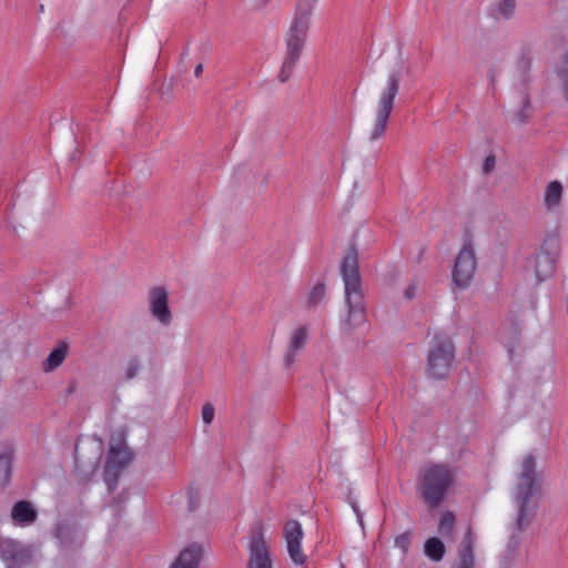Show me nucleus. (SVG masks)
Wrapping results in <instances>:
<instances>
[{"mask_svg": "<svg viewBox=\"0 0 568 568\" xmlns=\"http://www.w3.org/2000/svg\"><path fill=\"white\" fill-rule=\"evenodd\" d=\"M495 164H496V158L494 154L486 156L484 164H483V172L485 174L491 172L495 168Z\"/></svg>", "mask_w": 568, "mask_h": 568, "instance_id": "obj_33", "label": "nucleus"}, {"mask_svg": "<svg viewBox=\"0 0 568 568\" xmlns=\"http://www.w3.org/2000/svg\"><path fill=\"white\" fill-rule=\"evenodd\" d=\"M562 65L559 69L568 70V51L562 55Z\"/></svg>", "mask_w": 568, "mask_h": 568, "instance_id": "obj_36", "label": "nucleus"}, {"mask_svg": "<svg viewBox=\"0 0 568 568\" xmlns=\"http://www.w3.org/2000/svg\"><path fill=\"white\" fill-rule=\"evenodd\" d=\"M557 256L558 242L556 239L546 240L541 247L534 254L530 260V265L534 267L538 282H542L554 274Z\"/></svg>", "mask_w": 568, "mask_h": 568, "instance_id": "obj_7", "label": "nucleus"}, {"mask_svg": "<svg viewBox=\"0 0 568 568\" xmlns=\"http://www.w3.org/2000/svg\"><path fill=\"white\" fill-rule=\"evenodd\" d=\"M410 537L412 534L406 531L404 534L398 535L395 538V546L403 551V554H407L410 546Z\"/></svg>", "mask_w": 568, "mask_h": 568, "instance_id": "obj_28", "label": "nucleus"}, {"mask_svg": "<svg viewBox=\"0 0 568 568\" xmlns=\"http://www.w3.org/2000/svg\"><path fill=\"white\" fill-rule=\"evenodd\" d=\"M536 462L531 455L524 458L515 490V500L518 508L517 528L523 530L534 517V508L529 499L532 496L536 485Z\"/></svg>", "mask_w": 568, "mask_h": 568, "instance_id": "obj_3", "label": "nucleus"}, {"mask_svg": "<svg viewBox=\"0 0 568 568\" xmlns=\"http://www.w3.org/2000/svg\"><path fill=\"white\" fill-rule=\"evenodd\" d=\"M402 71L392 70L386 79V85L382 89L375 111V120L369 132V141L374 142L381 139L386 131L389 115L394 109L395 99L399 92Z\"/></svg>", "mask_w": 568, "mask_h": 568, "instance_id": "obj_4", "label": "nucleus"}, {"mask_svg": "<svg viewBox=\"0 0 568 568\" xmlns=\"http://www.w3.org/2000/svg\"><path fill=\"white\" fill-rule=\"evenodd\" d=\"M140 367V363L136 358L129 361L124 372L125 378L128 381L134 378L139 374Z\"/></svg>", "mask_w": 568, "mask_h": 568, "instance_id": "obj_29", "label": "nucleus"}, {"mask_svg": "<svg viewBox=\"0 0 568 568\" xmlns=\"http://www.w3.org/2000/svg\"><path fill=\"white\" fill-rule=\"evenodd\" d=\"M558 77L561 81L562 87V95L565 100L568 102V70L558 69Z\"/></svg>", "mask_w": 568, "mask_h": 568, "instance_id": "obj_31", "label": "nucleus"}, {"mask_svg": "<svg viewBox=\"0 0 568 568\" xmlns=\"http://www.w3.org/2000/svg\"><path fill=\"white\" fill-rule=\"evenodd\" d=\"M53 534L64 551H72L81 547L83 542L82 536L77 527L68 523H59Z\"/></svg>", "mask_w": 568, "mask_h": 568, "instance_id": "obj_13", "label": "nucleus"}, {"mask_svg": "<svg viewBox=\"0 0 568 568\" xmlns=\"http://www.w3.org/2000/svg\"><path fill=\"white\" fill-rule=\"evenodd\" d=\"M12 458L13 448L11 446L6 445L0 448V487L10 481Z\"/></svg>", "mask_w": 568, "mask_h": 568, "instance_id": "obj_18", "label": "nucleus"}, {"mask_svg": "<svg viewBox=\"0 0 568 568\" xmlns=\"http://www.w3.org/2000/svg\"><path fill=\"white\" fill-rule=\"evenodd\" d=\"M215 415L214 406L211 403H206L202 407V420L205 425H210Z\"/></svg>", "mask_w": 568, "mask_h": 568, "instance_id": "obj_30", "label": "nucleus"}, {"mask_svg": "<svg viewBox=\"0 0 568 568\" xmlns=\"http://www.w3.org/2000/svg\"><path fill=\"white\" fill-rule=\"evenodd\" d=\"M341 274L344 283V302L346 305V316L342 323V329L351 333L367 322L366 304L355 253L347 255L343 260Z\"/></svg>", "mask_w": 568, "mask_h": 568, "instance_id": "obj_1", "label": "nucleus"}, {"mask_svg": "<svg viewBox=\"0 0 568 568\" xmlns=\"http://www.w3.org/2000/svg\"><path fill=\"white\" fill-rule=\"evenodd\" d=\"M149 310L152 316L163 325H169L172 314L168 305V292L164 287L158 286L150 291Z\"/></svg>", "mask_w": 568, "mask_h": 568, "instance_id": "obj_9", "label": "nucleus"}, {"mask_svg": "<svg viewBox=\"0 0 568 568\" xmlns=\"http://www.w3.org/2000/svg\"><path fill=\"white\" fill-rule=\"evenodd\" d=\"M247 568H273L267 544L260 534L251 539Z\"/></svg>", "mask_w": 568, "mask_h": 568, "instance_id": "obj_12", "label": "nucleus"}, {"mask_svg": "<svg viewBox=\"0 0 568 568\" xmlns=\"http://www.w3.org/2000/svg\"><path fill=\"white\" fill-rule=\"evenodd\" d=\"M528 62L525 61V60H521L519 62V68H520V71L518 73V75L516 77V80L519 82V84L524 85L527 80H528V75H527V71H528Z\"/></svg>", "mask_w": 568, "mask_h": 568, "instance_id": "obj_32", "label": "nucleus"}, {"mask_svg": "<svg viewBox=\"0 0 568 568\" xmlns=\"http://www.w3.org/2000/svg\"><path fill=\"white\" fill-rule=\"evenodd\" d=\"M455 359V347L444 333L433 336L427 353V374L430 378L443 379L448 376Z\"/></svg>", "mask_w": 568, "mask_h": 568, "instance_id": "obj_5", "label": "nucleus"}, {"mask_svg": "<svg viewBox=\"0 0 568 568\" xmlns=\"http://www.w3.org/2000/svg\"><path fill=\"white\" fill-rule=\"evenodd\" d=\"M477 268V260L475 251L470 241L465 242L462 250L455 258L453 267V283L460 287L466 288L471 282Z\"/></svg>", "mask_w": 568, "mask_h": 568, "instance_id": "obj_6", "label": "nucleus"}, {"mask_svg": "<svg viewBox=\"0 0 568 568\" xmlns=\"http://www.w3.org/2000/svg\"><path fill=\"white\" fill-rule=\"evenodd\" d=\"M310 28V23L292 19L285 38L286 52L302 54Z\"/></svg>", "mask_w": 568, "mask_h": 568, "instance_id": "obj_10", "label": "nucleus"}, {"mask_svg": "<svg viewBox=\"0 0 568 568\" xmlns=\"http://www.w3.org/2000/svg\"><path fill=\"white\" fill-rule=\"evenodd\" d=\"M268 0H264V4L267 2Z\"/></svg>", "mask_w": 568, "mask_h": 568, "instance_id": "obj_40", "label": "nucleus"}, {"mask_svg": "<svg viewBox=\"0 0 568 568\" xmlns=\"http://www.w3.org/2000/svg\"><path fill=\"white\" fill-rule=\"evenodd\" d=\"M202 72H203V64L202 63L196 64V67L194 69V75L196 78H199V77H201Z\"/></svg>", "mask_w": 568, "mask_h": 568, "instance_id": "obj_37", "label": "nucleus"}, {"mask_svg": "<svg viewBox=\"0 0 568 568\" xmlns=\"http://www.w3.org/2000/svg\"><path fill=\"white\" fill-rule=\"evenodd\" d=\"M416 295V286L414 284L409 285L405 292H404V296L407 298V300H410L413 297H415Z\"/></svg>", "mask_w": 568, "mask_h": 568, "instance_id": "obj_34", "label": "nucleus"}, {"mask_svg": "<svg viewBox=\"0 0 568 568\" xmlns=\"http://www.w3.org/2000/svg\"><path fill=\"white\" fill-rule=\"evenodd\" d=\"M202 557V546L199 544H191L179 554L170 568H199Z\"/></svg>", "mask_w": 568, "mask_h": 568, "instance_id": "obj_15", "label": "nucleus"}, {"mask_svg": "<svg viewBox=\"0 0 568 568\" xmlns=\"http://www.w3.org/2000/svg\"><path fill=\"white\" fill-rule=\"evenodd\" d=\"M515 9V0H500L498 3H496L495 13L498 18L509 19L514 16Z\"/></svg>", "mask_w": 568, "mask_h": 568, "instance_id": "obj_26", "label": "nucleus"}, {"mask_svg": "<svg viewBox=\"0 0 568 568\" xmlns=\"http://www.w3.org/2000/svg\"><path fill=\"white\" fill-rule=\"evenodd\" d=\"M97 466H98V464H97V463L92 464V470H93V471L97 469Z\"/></svg>", "mask_w": 568, "mask_h": 568, "instance_id": "obj_39", "label": "nucleus"}, {"mask_svg": "<svg viewBox=\"0 0 568 568\" xmlns=\"http://www.w3.org/2000/svg\"><path fill=\"white\" fill-rule=\"evenodd\" d=\"M187 496H189V501H190V508H191V509H194V505H193V491H192V490H190V491L187 493Z\"/></svg>", "mask_w": 568, "mask_h": 568, "instance_id": "obj_38", "label": "nucleus"}, {"mask_svg": "<svg viewBox=\"0 0 568 568\" xmlns=\"http://www.w3.org/2000/svg\"><path fill=\"white\" fill-rule=\"evenodd\" d=\"M300 57L301 55H298V54L290 53V52L285 51V55H284V59L282 62L280 73H278V80L282 83L287 82L292 78Z\"/></svg>", "mask_w": 568, "mask_h": 568, "instance_id": "obj_23", "label": "nucleus"}, {"mask_svg": "<svg viewBox=\"0 0 568 568\" xmlns=\"http://www.w3.org/2000/svg\"><path fill=\"white\" fill-rule=\"evenodd\" d=\"M326 288L324 284H316L307 295L306 306L307 308L317 307L325 298Z\"/></svg>", "mask_w": 568, "mask_h": 568, "instance_id": "obj_24", "label": "nucleus"}, {"mask_svg": "<svg viewBox=\"0 0 568 568\" xmlns=\"http://www.w3.org/2000/svg\"><path fill=\"white\" fill-rule=\"evenodd\" d=\"M455 526V516L450 511H446L442 515L439 523H438V532L445 537L448 538L452 536L453 530Z\"/></svg>", "mask_w": 568, "mask_h": 568, "instance_id": "obj_25", "label": "nucleus"}, {"mask_svg": "<svg viewBox=\"0 0 568 568\" xmlns=\"http://www.w3.org/2000/svg\"><path fill=\"white\" fill-rule=\"evenodd\" d=\"M455 479L454 469L446 465L430 464L419 470L417 489L430 508L443 503Z\"/></svg>", "mask_w": 568, "mask_h": 568, "instance_id": "obj_2", "label": "nucleus"}, {"mask_svg": "<svg viewBox=\"0 0 568 568\" xmlns=\"http://www.w3.org/2000/svg\"><path fill=\"white\" fill-rule=\"evenodd\" d=\"M317 2L318 0H297L293 19L311 24V18Z\"/></svg>", "mask_w": 568, "mask_h": 568, "instance_id": "obj_22", "label": "nucleus"}, {"mask_svg": "<svg viewBox=\"0 0 568 568\" xmlns=\"http://www.w3.org/2000/svg\"><path fill=\"white\" fill-rule=\"evenodd\" d=\"M531 116V105L527 93H521V108L516 113L515 119L518 123L524 124Z\"/></svg>", "mask_w": 568, "mask_h": 568, "instance_id": "obj_27", "label": "nucleus"}, {"mask_svg": "<svg viewBox=\"0 0 568 568\" xmlns=\"http://www.w3.org/2000/svg\"><path fill=\"white\" fill-rule=\"evenodd\" d=\"M475 540L471 534L470 527L467 528V532L462 542L459 549L458 561L454 568H474L475 556H474Z\"/></svg>", "mask_w": 568, "mask_h": 568, "instance_id": "obj_16", "label": "nucleus"}, {"mask_svg": "<svg viewBox=\"0 0 568 568\" xmlns=\"http://www.w3.org/2000/svg\"><path fill=\"white\" fill-rule=\"evenodd\" d=\"M564 187L559 181L550 182L544 193V203L547 210H554L559 206L562 199Z\"/></svg>", "mask_w": 568, "mask_h": 568, "instance_id": "obj_20", "label": "nucleus"}, {"mask_svg": "<svg viewBox=\"0 0 568 568\" xmlns=\"http://www.w3.org/2000/svg\"><path fill=\"white\" fill-rule=\"evenodd\" d=\"M351 506L353 508V510L355 511L356 516H357V520L361 525H363V518H362V514L359 513V509L357 507V504L355 501H352L351 503Z\"/></svg>", "mask_w": 568, "mask_h": 568, "instance_id": "obj_35", "label": "nucleus"}, {"mask_svg": "<svg viewBox=\"0 0 568 568\" xmlns=\"http://www.w3.org/2000/svg\"><path fill=\"white\" fill-rule=\"evenodd\" d=\"M308 341V327L301 325L290 335L287 349L284 355V366L290 369L296 362L298 354L304 349Z\"/></svg>", "mask_w": 568, "mask_h": 568, "instance_id": "obj_11", "label": "nucleus"}, {"mask_svg": "<svg viewBox=\"0 0 568 568\" xmlns=\"http://www.w3.org/2000/svg\"><path fill=\"white\" fill-rule=\"evenodd\" d=\"M283 537L291 561L295 566H303L307 557L302 548L304 537L302 525L295 519L286 521L283 528Z\"/></svg>", "mask_w": 568, "mask_h": 568, "instance_id": "obj_8", "label": "nucleus"}, {"mask_svg": "<svg viewBox=\"0 0 568 568\" xmlns=\"http://www.w3.org/2000/svg\"><path fill=\"white\" fill-rule=\"evenodd\" d=\"M68 354V344L67 343H60L58 347H55L45 361L42 363V369L45 373H50L58 368L65 359Z\"/></svg>", "mask_w": 568, "mask_h": 568, "instance_id": "obj_19", "label": "nucleus"}, {"mask_svg": "<svg viewBox=\"0 0 568 568\" xmlns=\"http://www.w3.org/2000/svg\"><path fill=\"white\" fill-rule=\"evenodd\" d=\"M11 518L20 525H31L37 520L38 513L29 501L20 500L13 505Z\"/></svg>", "mask_w": 568, "mask_h": 568, "instance_id": "obj_17", "label": "nucleus"}, {"mask_svg": "<svg viewBox=\"0 0 568 568\" xmlns=\"http://www.w3.org/2000/svg\"><path fill=\"white\" fill-rule=\"evenodd\" d=\"M445 546L437 537L426 539L424 544V554L433 561H440L445 556Z\"/></svg>", "mask_w": 568, "mask_h": 568, "instance_id": "obj_21", "label": "nucleus"}, {"mask_svg": "<svg viewBox=\"0 0 568 568\" xmlns=\"http://www.w3.org/2000/svg\"><path fill=\"white\" fill-rule=\"evenodd\" d=\"M133 459L132 453L124 444L111 445L109 450V458L105 466V474L113 473L114 476L126 467Z\"/></svg>", "mask_w": 568, "mask_h": 568, "instance_id": "obj_14", "label": "nucleus"}]
</instances>
